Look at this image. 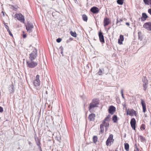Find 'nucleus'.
Segmentation results:
<instances>
[{
  "label": "nucleus",
  "instance_id": "obj_1",
  "mask_svg": "<svg viewBox=\"0 0 151 151\" xmlns=\"http://www.w3.org/2000/svg\"><path fill=\"white\" fill-rule=\"evenodd\" d=\"M99 104L98 100L96 99H93L92 101L89 105V110L91 112L93 110V109L95 107H98V105Z\"/></svg>",
  "mask_w": 151,
  "mask_h": 151
},
{
  "label": "nucleus",
  "instance_id": "obj_2",
  "mask_svg": "<svg viewBox=\"0 0 151 151\" xmlns=\"http://www.w3.org/2000/svg\"><path fill=\"white\" fill-rule=\"evenodd\" d=\"M27 66L30 68H33L36 67L37 64V62H34L33 60H30L29 61H27Z\"/></svg>",
  "mask_w": 151,
  "mask_h": 151
},
{
  "label": "nucleus",
  "instance_id": "obj_3",
  "mask_svg": "<svg viewBox=\"0 0 151 151\" xmlns=\"http://www.w3.org/2000/svg\"><path fill=\"white\" fill-rule=\"evenodd\" d=\"M37 56V50L35 48L29 55L30 60H34L36 58Z\"/></svg>",
  "mask_w": 151,
  "mask_h": 151
},
{
  "label": "nucleus",
  "instance_id": "obj_4",
  "mask_svg": "<svg viewBox=\"0 0 151 151\" xmlns=\"http://www.w3.org/2000/svg\"><path fill=\"white\" fill-rule=\"evenodd\" d=\"M14 17L16 18L21 22H24V17L21 13L15 14Z\"/></svg>",
  "mask_w": 151,
  "mask_h": 151
},
{
  "label": "nucleus",
  "instance_id": "obj_5",
  "mask_svg": "<svg viewBox=\"0 0 151 151\" xmlns=\"http://www.w3.org/2000/svg\"><path fill=\"white\" fill-rule=\"evenodd\" d=\"M142 81L143 83V87L144 90L145 91L148 86V81L146 77L144 76L142 78Z\"/></svg>",
  "mask_w": 151,
  "mask_h": 151
},
{
  "label": "nucleus",
  "instance_id": "obj_6",
  "mask_svg": "<svg viewBox=\"0 0 151 151\" xmlns=\"http://www.w3.org/2000/svg\"><path fill=\"white\" fill-rule=\"evenodd\" d=\"M127 110V115H129L130 116H132L133 115H134L136 116L137 113L136 112L134 109H126Z\"/></svg>",
  "mask_w": 151,
  "mask_h": 151
},
{
  "label": "nucleus",
  "instance_id": "obj_7",
  "mask_svg": "<svg viewBox=\"0 0 151 151\" xmlns=\"http://www.w3.org/2000/svg\"><path fill=\"white\" fill-rule=\"evenodd\" d=\"M113 136L112 134H110L106 142V144L107 146H110L111 144H110V143L111 142H113L114 140L113 139Z\"/></svg>",
  "mask_w": 151,
  "mask_h": 151
},
{
  "label": "nucleus",
  "instance_id": "obj_8",
  "mask_svg": "<svg viewBox=\"0 0 151 151\" xmlns=\"http://www.w3.org/2000/svg\"><path fill=\"white\" fill-rule=\"evenodd\" d=\"M34 27V26L32 24L28 23L26 25V28L27 31L29 33L32 31V29Z\"/></svg>",
  "mask_w": 151,
  "mask_h": 151
},
{
  "label": "nucleus",
  "instance_id": "obj_9",
  "mask_svg": "<svg viewBox=\"0 0 151 151\" xmlns=\"http://www.w3.org/2000/svg\"><path fill=\"white\" fill-rule=\"evenodd\" d=\"M143 27L148 31H151V22L145 23L143 25Z\"/></svg>",
  "mask_w": 151,
  "mask_h": 151
},
{
  "label": "nucleus",
  "instance_id": "obj_10",
  "mask_svg": "<svg viewBox=\"0 0 151 151\" xmlns=\"http://www.w3.org/2000/svg\"><path fill=\"white\" fill-rule=\"evenodd\" d=\"M39 77L40 76L38 75H37L36 76L35 79L33 82L34 85L36 86H39L40 84Z\"/></svg>",
  "mask_w": 151,
  "mask_h": 151
},
{
  "label": "nucleus",
  "instance_id": "obj_11",
  "mask_svg": "<svg viewBox=\"0 0 151 151\" xmlns=\"http://www.w3.org/2000/svg\"><path fill=\"white\" fill-rule=\"evenodd\" d=\"M143 1L146 5H150V6L151 7V0H143ZM148 12L151 15V9H149Z\"/></svg>",
  "mask_w": 151,
  "mask_h": 151
},
{
  "label": "nucleus",
  "instance_id": "obj_12",
  "mask_svg": "<svg viewBox=\"0 0 151 151\" xmlns=\"http://www.w3.org/2000/svg\"><path fill=\"white\" fill-rule=\"evenodd\" d=\"M130 123L132 129L135 130L136 129V121L135 119L134 118L131 119Z\"/></svg>",
  "mask_w": 151,
  "mask_h": 151
},
{
  "label": "nucleus",
  "instance_id": "obj_13",
  "mask_svg": "<svg viewBox=\"0 0 151 151\" xmlns=\"http://www.w3.org/2000/svg\"><path fill=\"white\" fill-rule=\"evenodd\" d=\"M108 110L110 114H113L114 112L116 111V108L113 106H111L109 107Z\"/></svg>",
  "mask_w": 151,
  "mask_h": 151
},
{
  "label": "nucleus",
  "instance_id": "obj_14",
  "mask_svg": "<svg viewBox=\"0 0 151 151\" xmlns=\"http://www.w3.org/2000/svg\"><path fill=\"white\" fill-rule=\"evenodd\" d=\"M90 11L93 14H97L99 12V10L98 7L94 6L91 9Z\"/></svg>",
  "mask_w": 151,
  "mask_h": 151
},
{
  "label": "nucleus",
  "instance_id": "obj_15",
  "mask_svg": "<svg viewBox=\"0 0 151 151\" xmlns=\"http://www.w3.org/2000/svg\"><path fill=\"white\" fill-rule=\"evenodd\" d=\"M35 139L37 145L39 147L40 149V151H42L41 147L40 146L41 143L40 140L39 139V138L37 137H35Z\"/></svg>",
  "mask_w": 151,
  "mask_h": 151
},
{
  "label": "nucleus",
  "instance_id": "obj_16",
  "mask_svg": "<svg viewBox=\"0 0 151 151\" xmlns=\"http://www.w3.org/2000/svg\"><path fill=\"white\" fill-rule=\"evenodd\" d=\"M110 22L109 19L107 17H105L104 20V25L105 27L108 25Z\"/></svg>",
  "mask_w": 151,
  "mask_h": 151
},
{
  "label": "nucleus",
  "instance_id": "obj_17",
  "mask_svg": "<svg viewBox=\"0 0 151 151\" xmlns=\"http://www.w3.org/2000/svg\"><path fill=\"white\" fill-rule=\"evenodd\" d=\"M141 104L142 107L143 112L145 113L146 111V105L144 100L141 99Z\"/></svg>",
  "mask_w": 151,
  "mask_h": 151
},
{
  "label": "nucleus",
  "instance_id": "obj_18",
  "mask_svg": "<svg viewBox=\"0 0 151 151\" xmlns=\"http://www.w3.org/2000/svg\"><path fill=\"white\" fill-rule=\"evenodd\" d=\"M99 40L100 42H104V36L103 35L102 33L101 32H99Z\"/></svg>",
  "mask_w": 151,
  "mask_h": 151
},
{
  "label": "nucleus",
  "instance_id": "obj_19",
  "mask_svg": "<svg viewBox=\"0 0 151 151\" xmlns=\"http://www.w3.org/2000/svg\"><path fill=\"white\" fill-rule=\"evenodd\" d=\"M95 114L93 113L90 114L88 116V119L90 121H93L94 120Z\"/></svg>",
  "mask_w": 151,
  "mask_h": 151
},
{
  "label": "nucleus",
  "instance_id": "obj_20",
  "mask_svg": "<svg viewBox=\"0 0 151 151\" xmlns=\"http://www.w3.org/2000/svg\"><path fill=\"white\" fill-rule=\"evenodd\" d=\"M124 40V36L122 35H120L119 36V38L118 39V42L119 44H121L122 43V41Z\"/></svg>",
  "mask_w": 151,
  "mask_h": 151
},
{
  "label": "nucleus",
  "instance_id": "obj_21",
  "mask_svg": "<svg viewBox=\"0 0 151 151\" xmlns=\"http://www.w3.org/2000/svg\"><path fill=\"white\" fill-rule=\"evenodd\" d=\"M9 92L10 93H12L14 92V86L12 85L10 86L9 87Z\"/></svg>",
  "mask_w": 151,
  "mask_h": 151
},
{
  "label": "nucleus",
  "instance_id": "obj_22",
  "mask_svg": "<svg viewBox=\"0 0 151 151\" xmlns=\"http://www.w3.org/2000/svg\"><path fill=\"white\" fill-rule=\"evenodd\" d=\"M117 117L116 115H113L112 117V120L114 123H116L118 120Z\"/></svg>",
  "mask_w": 151,
  "mask_h": 151
},
{
  "label": "nucleus",
  "instance_id": "obj_23",
  "mask_svg": "<svg viewBox=\"0 0 151 151\" xmlns=\"http://www.w3.org/2000/svg\"><path fill=\"white\" fill-rule=\"evenodd\" d=\"M124 148L127 151H129V144L127 143H124Z\"/></svg>",
  "mask_w": 151,
  "mask_h": 151
},
{
  "label": "nucleus",
  "instance_id": "obj_24",
  "mask_svg": "<svg viewBox=\"0 0 151 151\" xmlns=\"http://www.w3.org/2000/svg\"><path fill=\"white\" fill-rule=\"evenodd\" d=\"M104 126L103 125L100 124V132L101 133H103L104 132Z\"/></svg>",
  "mask_w": 151,
  "mask_h": 151
},
{
  "label": "nucleus",
  "instance_id": "obj_25",
  "mask_svg": "<svg viewBox=\"0 0 151 151\" xmlns=\"http://www.w3.org/2000/svg\"><path fill=\"white\" fill-rule=\"evenodd\" d=\"M99 75H102L104 73V70L103 69H100L98 73Z\"/></svg>",
  "mask_w": 151,
  "mask_h": 151
},
{
  "label": "nucleus",
  "instance_id": "obj_26",
  "mask_svg": "<svg viewBox=\"0 0 151 151\" xmlns=\"http://www.w3.org/2000/svg\"><path fill=\"white\" fill-rule=\"evenodd\" d=\"M93 141L94 143H96L97 141L98 137L97 136H94L93 138Z\"/></svg>",
  "mask_w": 151,
  "mask_h": 151
},
{
  "label": "nucleus",
  "instance_id": "obj_27",
  "mask_svg": "<svg viewBox=\"0 0 151 151\" xmlns=\"http://www.w3.org/2000/svg\"><path fill=\"white\" fill-rule=\"evenodd\" d=\"M138 39H139L140 40H142V32H141L139 31L138 32Z\"/></svg>",
  "mask_w": 151,
  "mask_h": 151
},
{
  "label": "nucleus",
  "instance_id": "obj_28",
  "mask_svg": "<svg viewBox=\"0 0 151 151\" xmlns=\"http://www.w3.org/2000/svg\"><path fill=\"white\" fill-rule=\"evenodd\" d=\"M82 18L83 20L85 21L86 22L88 20L87 17L85 14H83L82 15Z\"/></svg>",
  "mask_w": 151,
  "mask_h": 151
},
{
  "label": "nucleus",
  "instance_id": "obj_29",
  "mask_svg": "<svg viewBox=\"0 0 151 151\" xmlns=\"http://www.w3.org/2000/svg\"><path fill=\"white\" fill-rule=\"evenodd\" d=\"M70 34L71 35V36H72L74 37H76V33L75 32H73L72 31H70Z\"/></svg>",
  "mask_w": 151,
  "mask_h": 151
},
{
  "label": "nucleus",
  "instance_id": "obj_30",
  "mask_svg": "<svg viewBox=\"0 0 151 151\" xmlns=\"http://www.w3.org/2000/svg\"><path fill=\"white\" fill-rule=\"evenodd\" d=\"M124 0H117V2L118 4L119 5H122L123 3Z\"/></svg>",
  "mask_w": 151,
  "mask_h": 151
},
{
  "label": "nucleus",
  "instance_id": "obj_31",
  "mask_svg": "<svg viewBox=\"0 0 151 151\" xmlns=\"http://www.w3.org/2000/svg\"><path fill=\"white\" fill-rule=\"evenodd\" d=\"M142 18H145V19L147 18L148 17V16L146 14V13H143L142 14Z\"/></svg>",
  "mask_w": 151,
  "mask_h": 151
},
{
  "label": "nucleus",
  "instance_id": "obj_32",
  "mask_svg": "<svg viewBox=\"0 0 151 151\" xmlns=\"http://www.w3.org/2000/svg\"><path fill=\"white\" fill-rule=\"evenodd\" d=\"M139 137L141 142H143L145 140V138L143 136H140Z\"/></svg>",
  "mask_w": 151,
  "mask_h": 151
},
{
  "label": "nucleus",
  "instance_id": "obj_33",
  "mask_svg": "<svg viewBox=\"0 0 151 151\" xmlns=\"http://www.w3.org/2000/svg\"><path fill=\"white\" fill-rule=\"evenodd\" d=\"M110 119V117L109 116H106L104 119V121H109Z\"/></svg>",
  "mask_w": 151,
  "mask_h": 151
},
{
  "label": "nucleus",
  "instance_id": "obj_34",
  "mask_svg": "<svg viewBox=\"0 0 151 151\" xmlns=\"http://www.w3.org/2000/svg\"><path fill=\"white\" fill-rule=\"evenodd\" d=\"M7 31L9 33V35L11 36L12 37L13 36V35L12 34L11 32H10V29H7Z\"/></svg>",
  "mask_w": 151,
  "mask_h": 151
},
{
  "label": "nucleus",
  "instance_id": "obj_35",
  "mask_svg": "<svg viewBox=\"0 0 151 151\" xmlns=\"http://www.w3.org/2000/svg\"><path fill=\"white\" fill-rule=\"evenodd\" d=\"M61 38H59L56 40V41L57 42L59 43L61 41Z\"/></svg>",
  "mask_w": 151,
  "mask_h": 151
},
{
  "label": "nucleus",
  "instance_id": "obj_36",
  "mask_svg": "<svg viewBox=\"0 0 151 151\" xmlns=\"http://www.w3.org/2000/svg\"><path fill=\"white\" fill-rule=\"evenodd\" d=\"M121 93L122 97V98L123 99H125V98H124V95H123V90L122 89L121 90Z\"/></svg>",
  "mask_w": 151,
  "mask_h": 151
},
{
  "label": "nucleus",
  "instance_id": "obj_37",
  "mask_svg": "<svg viewBox=\"0 0 151 151\" xmlns=\"http://www.w3.org/2000/svg\"><path fill=\"white\" fill-rule=\"evenodd\" d=\"M109 123L108 122H106V124L105 125V127H109Z\"/></svg>",
  "mask_w": 151,
  "mask_h": 151
},
{
  "label": "nucleus",
  "instance_id": "obj_38",
  "mask_svg": "<svg viewBox=\"0 0 151 151\" xmlns=\"http://www.w3.org/2000/svg\"><path fill=\"white\" fill-rule=\"evenodd\" d=\"M145 125L144 124H142L141 126V127H140V128L141 129V128H142L143 129H145Z\"/></svg>",
  "mask_w": 151,
  "mask_h": 151
},
{
  "label": "nucleus",
  "instance_id": "obj_39",
  "mask_svg": "<svg viewBox=\"0 0 151 151\" xmlns=\"http://www.w3.org/2000/svg\"><path fill=\"white\" fill-rule=\"evenodd\" d=\"M106 121H104V120L102 124H101V125H103L105 126V125L106 124Z\"/></svg>",
  "mask_w": 151,
  "mask_h": 151
},
{
  "label": "nucleus",
  "instance_id": "obj_40",
  "mask_svg": "<svg viewBox=\"0 0 151 151\" xmlns=\"http://www.w3.org/2000/svg\"><path fill=\"white\" fill-rule=\"evenodd\" d=\"M3 111V108L1 106H0V112L2 113Z\"/></svg>",
  "mask_w": 151,
  "mask_h": 151
},
{
  "label": "nucleus",
  "instance_id": "obj_41",
  "mask_svg": "<svg viewBox=\"0 0 151 151\" xmlns=\"http://www.w3.org/2000/svg\"><path fill=\"white\" fill-rule=\"evenodd\" d=\"M146 19H145V18H142V17H141V20L142 21H145Z\"/></svg>",
  "mask_w": 151,
  "mask_h": 151
},
{
  "label": "nucleus",
  "instance_id": "obj_42",
  "mask_svg": "<svg viewBox=\"0 0 151 151\" xmlns=\"http://www.w3.org/2000/svg\"><path fill=\"white\" fill-rule=\"evenodd\" d=\"M59 49L60 50V51H63V48L62 46H60L59 48Z\"/></svg>",
  "mask_w": 151,
  "mask_h": 151
},
{
  "label": "nucleus",
  "instance_id": "obj_43",
  "mask_svg": "<svg viewBox=\"0 0 151 151\" xmlns=\"http://www.w3.org/2000/svg\"><path fill=\"white\" fill-rule=\"evenodd\" d=\"M26 37V35L25 34H23V37L24 38H25Z\"/></svg>",
  "mask_w": 151,
  "mask_h": 151
},
{
  "label": "nucleus",
  "instance_id": "obj_44",
  "mask_svg": "<svg viewBox=\"0 0 151 151\" xmlns=\"http://www.w3.org/2000/svg\"><path fill=\"white\" fill-rule=\"evenodd\" d=\"M126 25H127L128 26H129L130 25V24L129 22H126Z\"/></svg>",
  "mask_w": 151,
  "mask_h": 151
},
{
  "label": "nucleus",
  "instance_id": "obj_45",
  "mask_svg": "<svg viewBox=\"0 0 151 151\" xmlns=\"http://www.w3.org/2000/svg\"><path fill=\"white\" fill-rule=\"evenodd\" d=\"M5 27L7 29H7H9L8 28V26L7 25H5Z\"/></svg>",
  "mask_w": 151,
  "mask_h": 151
},
{
  "label": "nucleus",
  "instance_id": "obj_46",
  "mask_svg": "<svg viewBox=\"0 0 151 151\" xmlns=\"http://www.w3.org/2000/svg\"><path fill=\"white\" fill-rule=\"evenodd\" d=\"M20 147L18 148V150L17 151H20Z\"/></svg>",
  "mask_w": 151,
  "mask_h": 151
},
{
  "label": "nucleus",
  "instance_id": "obj_47",
  "mask_svg": "<svg viewBox=\"0 0 151 151\" xmlns=\"http://www.w3.org/2000/svg\"><path fill=\"white\" fill-rule=\"evenodd\" d=\"M60 53L62 54V55L63 56V51H60Z\"/></svg>",
  "mask_w": 151,
  "mask_h": 151
},
{
  "label": "nucleus",
  "instance_id": "obj_48",
  "mask_svg": "<svg viewBox=\"0 0 151 151\" xmlns=\"http://www.w3.org/2000/svg\"><path fill=\"white\" fill-rule=\"evenodd\" d=\"M105 127V130H106H106H107L108 128V127Z\"/></svg>",
  "mask_w": 151,
  "mask_h": 151
},
{
  "label": "nucleus",
  "instance_id": "obj_49",
  "mask_svg": "<svg viewBox=\"0 0 151 151\" xmlns=\"http://www.w3.org/2000/svg\"><path fill=\"white\" fill-rule=\"evenodd\" d=\"M122 19H119V22H122Z\"/></svg>",
  "mask_w": 151,
  "mask_h": 151
},
{
  "label": "nucleus",
  "instance_id": "obj_50",
  "mask_svg": "<svg viewBox=\"0 0 151 151\" xmlns=\"http://www.w3.org/2000/svg\"><path fill=\"white\" fill-rule=\"evenodd\" d=\"M118 22H119V20H118V19H117V22H116L117 23H118Z\"/></svg>",
  "mask_w": 151,
  "mask_h": 151
},
{
  "label": "nucleus",
  "instance_id": "obj_51",
  "mask_svg": "<svg viewBox=\"0 0 151 151\" xmlns=\"http://www.w3.org/2000/svg\"><path fill=\"white\" fill-rule=\"evenodd\" d=\"M2 13H3V14L4 16V12L3 11H2Z\"/></svg>",
  "mask_w": 151,
  "mask_h": 151
},
{
  "label": "nucleus",
  "instance_id": "obj_52",
  "mask_svg": "<svg viewBox=\"0 0 151 151\" xmlns=\"http://www.w3.org/2000/svg\"><path fill=\"white\" fill-rule=\"evenodd\" d=\"M12 7H13V8H15L14 7V6H12Z\"/></svg>",
  "mask_w": 151,
  "mask_h": 151
},
{
  "label": "nucleus",
  "instance_id": "obj_53",
  "mask_svg": "<svg viewBox=\"0 0 151 151\" xmlns=\"http://www.w3.org/2000/svg\"><path fill=\"white\" fill-rule=\"evenodd\" d=\"M137 150L138 151H139V149H138V148H137Z\"/></svg>",
  "mask_w": 151,
  "mask_h": 151
},
{
  "label": "nucleus",
  "instance_id": "obj_54",
  "mask_svg": "<svg viewBox=\"0 0 151 151\" xmlns=\"http://www.w3.org/2000/svg\"><path fill=\"white\" fill-rule=\"evenodd\" d=\"M103 0V1H105V0Z\"/></svg>",
  "mask_w": 151,
  "mask_h": 151
},
{
  "label": "nucleus",
  "instance_id": "obj_55",
  "mask_svg": "<svg viewBox=\"0 0 151 151\" xmlns=\"http://www.w3.org/2000/svg\"><path fill=\"white\" fill-rule=\"evenodd\" d=\"M88 1V0H87V1Z\"/></svg>",
  "mask_w": 151,
  "mask_h": 151
},
{
  "label": "nucleus",
  "instance_id": "obj_56",
  "mask_svg": "<svg viewBox=\"0 0 151 151\" xmlns=\"http://www.w3.org/2000/svg\"><path fill=\"white\" fill-rule=\"evenodd\" d=\"M134 151H136V150H135Z\"/></svg>",
  "mask_w": 151,
  "mask_h": 151
},
{
  "label": "nucleus",
  "instance_id": "obj_57",
  "mask_svg": "<svg viewBox=\"0 0 151 151\" xmlns=\"http://www.w3.org/2000/svg\"><path fill=\"white\" fill-rule=\"evenodd\" d=\"M115 151H117V150H116Z\"/></svg>",
  "mask_w": 151,
  "mask_h": 151
}]
</instances>
